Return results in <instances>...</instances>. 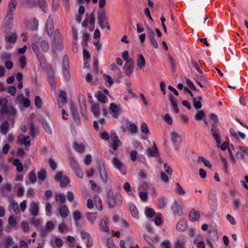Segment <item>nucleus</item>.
<instances>
[{
    "instance_id": "obj_1",
    "label": "nucleus",
    "mask_w": 248,
    "mask_h": 248,
    "mask_svg": "<svg viewBox=\"0 0 248 248\" xmlns=\"http://www.w3.org/2000/svg\"><path fill=\"white\" fill-rule=\"evenodd\" d=\"M107 200L108 206L110 208H113L117 206H121L123 203V198L119 193L115 195L111 189L107 191Z\"/></svg>"
},
{
    "instance_id": "obj_2",
    "label": "nucleus",
    "mask_w": 248,
    "mask_h": 248,
    "mask_svg": "<svg viewBox=\"0 0 248 248\" xmlns=\"http://www.w3.org/2000/svg\"><path fill=\"white\" fill-rule=\"evenodd\" d=\"M97 19L98 24L102 29H103L106 27L107 30H110V26L107 19L105 10L103 9L97 12Z\"/></svg>"
},
{
    "instance_id": "obj_3",
    "label": "nucleus",
    "mask_w": 248,
    "mask_h": 248,
    "mask_svg": "<svg viewBox=\"0 0 248 248\" xmlns=\"http://www.w3.org/2000/svg\"><path fill=\"white\" fill-rule=\"evenodd\" d=\"M16 113V111L13 107L9 108L8 106H5L1 108L0 109V113L3 115L7 114L8 120L12 121L13 123H14Z\"/></svg>"
},
{
    "instance_id": "obj_4",
    "label": "nucleus",
    "mask_w": 248,
    "mask_h": 248,
    "mask_svg": "<svg viewBox=\"0 0 248 248\" xmlns=\"http://www.w3.org/2000/svg\"><path fill=\"white\" fill-rule=\"evenodd\" d=\"M62 73L64 78L66 80L68 81L70 79L71 76L69 70V58L66 55H64L63 57Z\"/></svg>"
},
{
    "instance_id": "obj_5",
    "label": "nucleus",
    "mask_w": 248,
    "mask_h": 248,
    "mask_svg": "<svg viewBox=\"0 0 248 248\" xmlns=\"http://www.w3.org/2000/svg\"><path fill=\"white\" fill-rule=\"evenodd\" d=\"M54 180L56 182H60V186L62 187H66L70 183L69 178L65 175H63L62 172L60 171L58 172L54 177Z\"/></svg>"
},
{
    "instance_id": "obj_6",
    "label": "nucleus",
    "mask_w": 248,
    "mask_h": 248,
    "mask_svg": "<svg viewBox=\"0 0 248 248\" xmlns=\"http://www.w3.org/2000/svg\"><path fill=\"white\" fill-rule=\"evenodd\" d=\"M61 34L59 29L55 30L54 34V41L55 43V47L57 50H62L63 47V45L61 41Z\"/></svg>"
},
{
    "instance_id": "obj_7",
    "label": "nucleus",
    "mask_w": 248,
    "mask_h": 248,
    "mask_svg": "<svg viewBox=\"0 0 248 248\" xmlns=\"http://www.w3.org/2000/svg\"><path fill=\"white\" fill-rule=\"evenodd\" d=\"M112 163L123 175L126 174V167L125 165L122 163L117 157H115L112 160Z\"/></svg>"
},
{
    "instance_id": "obj_8",
    "label": "nucleus",
    "mask_w": 248,
    "mask_h": 248,
    "mask_svg": "<svg viewBox=\"0 0 248 248\" xmlns=\"http://www.w3.org/2000/svg\"><path fill=\"white\" fill-rule=\"evenodd\" d=\"M211 132L213 137L216 140L217 146L219 147V145L221 143L220 136L219 134V130L217 127V124H212Z\"/></svg>"
},
{
    "instance_id": "obj_9",
    "label": "nucleus",
    "mask_w": 248,
    "mask_h": 248,
    "mask_svg": "<svg viewBox=\"0 0 248 248\" xmlns=\"http://www.w3.org/2000/svg\"><path fill=\"white\" fill-rule=\"evenodd\" d=\"M46 29L48 36H52L54 32L53 19L51 16H49L47 18Z\"/></svg>"
},
{
    "instance_id": "obj_10",
    "label": "nucleus",
    "mask_w": 248,
    "mask_h": 248,
    "mask_svg": "<svg viewBox=\"0 0 248 248\" xmlns=\"http://www.w3.org/2000/svg\"><path fill=\"white\" fill-rule=\"evenodd\" d=\"M134 67V61L130 59L126 62L124 66V70L126 75L129 76L132 73Z\"/></svg>"
},
{
    "instance_id": "obj_11",
    "label": "nucleus",
    "mask_w": 248,
    "mask_h": 248,
    "mask_svg": "<svg viewBox=\"0 0 248 248\" xmlns=\"http://www.w3.org/2000/svg\"><path fill=\"white\" fill-rule=\"evenodd\" d=\"M17 143L21 145H24L26 147L30 145L31 140L30 137L24 135H19L17 137Z\"/></svg>"
},
{
    "instance_id": "obj_12",
    "label": "nucleus",
    "mask_w": 248,
    "mask_h": 248,
    "mask_svg": "<svg viewBox=\"0 0 248 248\" xmlns=\"http://www.w3.org/2000/svg\"><path fill=\"white\" fill-rule=\"evenodd\" d=\"M10 204L8 207L10 211H12L16 214H18L20 211L17 202L12 197H9Z\"/></svg>"
},
{
    "instance_id": "obj_13",
    "label": "nucleus",
    "mask_w": 248,
    "mask_h": 248,
    "mask_svg": "<svg viewBox=\"0 0 248 248\" xmlns=\"http://www.w3.org/2000/svg\"><path fill=\"white\" fill-rule=\"evenodd\" d=\"M79 103L81 108V113L83 116L86 114V102L85 96L83 94H80L78 97Z\"/></svg>"
},
{
    "instance_id": "obj_14",
    "label": "nucleus",
    "mask_w": 248,
    "mask_h": 248,
    "mask_svg": "<svg viewBox=\"0 0 248 248\" xmlns=\"http://www.w3.org/2000/svg\"><path fill=\"white\" fill-rule=\"evenodd\" d=\"M31 48L40 62L41 64L44 61V57L41 53L40 49L37 44L32 43L31 45Z\"/></svg>"
},
{
    "instance_id": "obj_15",
    "label": "nucleus",
    "mask_w": 248,
    "mask_h": 248,
    "mask_svg": "<svg viewBox=\"0 0 248 248\" xmlns=\"http://www.w3.org/2000/svg\"><path fill=\"white\" fill-rule=\"evenodd\" d=\"M201 216L198 211L195 209H192L188 215L189 220L192 222L198 221L200 218Z\"/></svg>"
},
{
    "instance_id": "obj_16",
    "label": "nucleus",
    "mask_w": 248,
    "mask_h": 248,
    "mask_svg": "<svg viewBox=\"0 0 248 248\" xmlns=\"http://www.w3.org/2000/svg\"><path fill=\"white\" fill-rule=\"evenodd\" d=\"M170 140L174 145L179 144L182 142L181 136L175 131L171 133Z\"/></svg>"
},
{
    "instance_id": "obj_17",
    "label": "nucleus",
    "mask_w": 248,
    "mask_h": 248,
    "mask_svg": "<svg viewBox=\"0 0 248 248\" xmlns=\"http://www.w3.org/2000/svg\"><path fill=\"white\" fill-rule=\"evenodd\" d=\"M112 143L111 147L114 151H116L118 147L121 144V142L116 134L114 133L111 135Z\"/></svg>"
},
{
    "instance_id": "obj_18",
    "label": "nucleus",
    "mask_w": 248,
    "mask_h": 248,
    "mask_svg": "<svg viewBox=\"0 0 248 248\" xmlns=\"http://www.w3.org/2000/svg\"><path fill=\"white\" fill-rule=\"evenodd\" d=\"M30 214L34 217L38 215L39 207L37 203L35 202H32L31 203L30 205Z\"/></svg>"
},
{
    "instance_id": "obj_19",
    "label": "nucleus",
    "mask_w": 248,
    "mask_h": 248,
    "mask_svg": "<svg viewBox=\"0 0 248 248\" xmlns=\"http://www.w3.org/2000/svg\"><path fill=\"white\" fill-rule=\"evenodd\" d=\"M146 152L147 155L148 156H152L153 157H157L159 156V153L155 143H154V144L152 148H149L147 149Z\"/></svg>"
},
{
    "instance_id": "obj_20",
    "label": "nucleus",
    "mask_w": 248,
    "mask_h": 248,
    "mask_svg": "<svg viewBox=\"0 0 248 248\" xmlns=\"http://www.w3.org/2000/svg\"><path fill=\"white\" fill-rule=\"evenodd\" d=\"M169 97L172 110L175 112V113H178L179 112V109L178 108L175 98L171 93L169 94Z\"/></svg>"
},
{
    "instance_id": "obj_21",
    "label": "nucleus",
    "mask_w": 248,
    "mask_h": 248,
    "mask_svg": "<svg viewBox=\"0 0 248 248\" xmlns=\"http://www.w3.org/2000/svg\"><path fill=\"white\" fill-rule=\"evenodd\" d=\"M91 111L95 117L99 118L100 114V105L98 103L93 104L91 107Z\"/></svg>"
},
{
    "instance_id": "obj_22",
    "label": "nucleus",
    "mask_w": 248,
    "mask_h": 248,
    "mask_svg": "<svg viewBox=\"0 0 248 248\" xmlns=\"http://www.w3.org/2000/svg\"><path fill=\"white\" fill-rule=\"evenodd\" d=\"M202 98L201 96H198L197 97H193L192 100L193 104V106L196 109H200L202 108V105L201 101Z\"/></svg>"
},
{
    "instance_id": "obj_23",
    "label": "nucleus",
    "mask_w": 248,
    "mask_h": 248,
    "mask_svg": "<svg viewBox=\"0 0 248 248\" xmlns=\"http://www.w3.org/2000/svg\"><path fill=\"white\" fill-rule=\"evenodd\" d=\"M187 223L186 220L182 219L177 224L176 229L179 232L184 231L187 228Z\"/></svg>"
},
{
    "instance_id": "obj_24",
    "label": "nucleus",
    "mask_w": 248,
    "mask_h": 248,
    "mask_svg": "<svg viewBox=\"0 0 248 248\" xmlns=\"http://www.w3.org/2000/svg\"><path fill=\"white\" fill-rule=\"evenodd\" d=\"M17 36L15 33H11L5 36V42L11 44H14L16 42Z\"/></svg>"
},
{
    "instance_id": "obj_25",
    "label": "nucleus",
    "mask_w": 248,
    "mask_h": 248,
    "mask_svg": "<svg viewBox=\"0 0 248 248\" xmlns=\"http://www.w3.org/2000/svg\"><path fill=\"white\" fill-rule=\"evenodd\" d=\"M58 210H59L60 216L62 217L65 218L68 216L69 211L66 205H63L60 206Z\"/></svg>"
},
{
    "instance_id": "obj_26",
    "label": "nucleus",
    "mask_w": 248,
    "mask_h": 248,
    "mask_svg": "<svg viewBox=\"0 0 248 248\" xmlns=\"http://www.w3.org/2000/svg\"><path fill=\"white\" fill-rule=\"evenodd\" d=\"M70 111L72 113V115L73 117V118L76 120H78L79 118V116L77 111V109L74 104L73 102H71L70 105Z\"/></svg>"
},
{
    "instance_id": "obj_27",
    "label": "nucleus",
    "mask_w": 248,
    "mask_h": 248,
    "mask_svg": "<svg viewBox=\"0 0 248 248\" xmlns=\"http://www.w3.org/2000/svg\"><path fill=\"white\" fill-rule=\"evenodd\" d=\"M172 210L173 211L174 216H181L183 214L182 208L179 205L175 204L172 206Z\"/></svg>"
},
{
    "instance_id": "obj_28",
    "label": "nucleus",
    "mask_w": 248,
    "mask_h": 248,
    "mask_svg": "<svg viewBox=\"0 0 248 248\" xmlns=\"http://www.w3.org/2000/svg\"><path fill=\"white\" fill-rule=\"evenodd\" d=\"M95 96L97 100L101 103L105 104L108 101V97L101 91L98 92Z\"/></svg>"
},
{
    "instance_id": "obj_29",
    "label": "nucleus",
    "mask_w": 248,
    "mask_h": 248,
    "mask_svg": "<svg viewBox=\"0 0 248 248\" xmlns=\"http://www.w3.org/2000/svg\"><path fill=\"white\" fill-rule=\"evenodd\" d=\"M129 208L132 217L135 218H138L139 217V212L136 206L133 203H130Z\"/></svg>"
},
{
    "instance_id": "obj_30",
    "label": "nucleus",
    "mask_w": 248,
    "mask_h": 248,
    "mask_svg": "<svg viewBox=\"0 0 248 248\" xmlns=\"http://www.w3.org/2000/svg\"><path fill=\"white\" fill-rule=\"evenodd\" d=\"M145 60L142 55H139L137 61V65L140 69H142L145 65Z\"/></svg>"
},
{
    "instance_id": "obj_31",
    "label": "nucleus",
    "mask_w": 248,
    "mask_h": 248,
    "mask_svg": "<svg viewBox=\"0 0 248 248\" xmlns=\"http://www.w3.org/2000/svg\"><path fill=\"white\" fill-rule=\"evenodd\" d=\"M9 129V124L7 121L2 122L0 125V130L2 134L6 135Z\"/></svg>"
},
{
    "instance_id": "obj_32",
    "label": "nucleus",
    "mask_w": 248,
    "mask_h": 248,
    "mask_svg": "<svg viewBox=\"0 0 248 248\" xmlns=\"http://www.w3.org/2000/svg\"><path fill=\"white\" fill-rule=\"evenodd\" d=\"M93 199L96 208L99 211H101L102 209V205L100 197L98 195H95Z\"/></svg>"
},
{
    "instance_id": "obj_33",
    "label": "nucleus",
    "mask_w": 248,
    "mask_h": 248,
    "mask_svg": "<svg viewBox=\"0 0 248 248\" xmlns=\"http://www.w3.org/2000/svg\"><path fill=\"white\" fill-rule=\"evenodd\" d=\"M69 161L71 167L73 170L79 167L78 164L72 155H70Z\"/></svg>"
},
{
    "instance_id": "obj_34",
    "label": "nucleus",
    "mask_w": 248,
    "mask_h": 248,
    "mask_svg": "<svg viewBox=\"0 0 248 248\" xmlns=\"http://www.w3.org/2000/svg\"><path fill=\"white\" fill-rule=\"evenodd\" d=\"M73 148L76 151L79 153H83L85 150V147L83 143L78 144L75 142L73 143Z\"/></svg>"
},
{
    "instance_id": "obj_35",
    "label": "nucleus",
    "mask_w": 248,
    "mask_h": 248,
    "mask_svg": "<svg viewBox=\"0 0 248 248\" xmlns=\"http://www.w3.org/2000/svg\"><path fill=\"white\" fill-rule=\"evenodd\" d=\"M46 177V171L45 169H41L38 172V178L39 181L43 182Z\"/></svg>"
},
{
    "instance_id": "obj_36",
    "label": "nucleus",
    "mask_w": 248,
    "mask_h": 248,
    "mask_svg": "<svg viewBox=\"0 0 248 248\" xmlns=\"http://www.w3.org/2000/svg\"><path fill=\"white\" fill-rule=\"evenodd\" d=\"M86 216L88 220L92 223L93 224L96 218H97V213H86Z\"/></svg>"
},
{
    "instance_id": "obj_37",
    "label": "nucleus",
    "mask_w": 248,
    "mask_h": 248,
    "mask_svg": "<svg viewBox=\"0 0 248 248\" xmlns=\"http://www.w3.org/2000/svg\"><path fill=\"white\" fill-rule=\"evenodd\" d=\"M110 110L114 113L113 117L117 118L120 110L119 108L114 103H111L109 107Z\"/></svg>"
},
{
    "instance_id": "obj_38",
    "label": "nucleus",
    "mask_w": 248,
    "mask_h": 248,
    "mask_svg": "<svg viewBox=\"0 0 248 248\" xmlns=\"http://www.w3.org/2000/svg\"><path fill=\"white\" fill-rule=\"evenodd\" d=\"M99 227L102 231H104L105 232H107L108 231L109 229L108 227V223L105 220L103 219H101L100 221Z\"/></svg>"
},
{
    "instance_id": "obj_39",
    "label": "nucleus",
    "mask_w": 248,
    "mask_h": 248,
    "mask_svg": "<svg viewBox=\"0 0 248 248\" xmlns=\"http://www.w3.org/2000/svg\"><path fill=\"white\" fill-rule=\"evenodd\" d=\"M5 244L4 246L5 248H10L11 247L13 244H14V242L12 237L10 236H8L5 238L4 239Z\"/></svg>"
},
{
    "instance_id": "obj_40",
    "label": "nucleus",
    "mask_w": 248,
    "mask_h": 248,
    "mask_svg": "<svg viewBox=\"0 0 248 248\" xmlns=\"http://www.w3.org/2000/svg\"><path fill=\"white\" fill-rule=\"evenodd\" d=\"M30 134L32 137H35L39 134L37 129L35 128L32 122L30 124Z\"/></svg>"
},
{
    "instance_id": "obj_41",
    "label": "nucleus",
    "mask_w": 248,
    "mask_h": 248,
    "mask_svg": "<svg viewBox=\"0 0 248 248\" xmlns=\"http://www.w3.org/2000/svg\"><path fill=\"white\" fill-rule=\"evenodd\" d=\"M37 5L41 8L44 13L46 12L47 6L46 2L45 0H38Z\"/></svg>"
},
{
    "instance_id": "obj_42",
    "label": "nucleus",
    "mask_w": 248,
    "mask_h": 248,
    "mask_svg": "<svg viewBox=\"0 0 248 248\" xmlns=\"http://www.w3.org/2000/svg\"><path fill=\"white\" fill-rule=\"evenodd\" d=\"M17 4L16 0H11L8 4V11H14L16 8Z\"/></svg>"
},
{
    "instance_id": "obj_43",
    "label": "nucleus",
    "mask_w": 248,
    "mask_h": 248,
    "mask_svg": "<svg viewBox=\"0 0 248 248\" xmlns=\"http://www.w3.org/2000/svg\"><path fill=\"white\" fill-rule=\"evenodd\" d=\"M124 188L129 195L132 196L134 195L133 191L132 190L131 186L128 182H126L124 184Z\"/></svg>"
},
{
    "instance_id": "obj_44",
    "label": "nucleus",
    "mask_w": 248,
    "mask_h": 248,
    "mask_svg": "<svg viewBox=\"0 0 248 248\" xmlns=\"http://www.w3.org/2000/svg\"><path fill=\"white\" fill-rule=\"evenodd\" d=\"M40 46L44 52H47L49 48L48 43L46 40L41 41L40 43Z\"/></svg>"
},
{
    "instance_id": "obj_45",
    "label": "nucleus",
    "mask_w": 248,
    "mask_h": 248,
    "mask_svg": "<svg viewBox=\"0 0 248 248\" xmlns=\"http://www.w3.org/2000/svg\"><path fill=\"white\" fill-rule=\"evenodd\" d=\"M99 171H100V176H101L102 181L104 183H106L108 180V175H107L106 170H105V169L102 170L100 168L99 170Z\"/></svg>"
},
{
    "instance_id": "obj_46",
    "label": "nucleus",
    "mask_w": 248,
    "mask_h": 248,
    "mask_svg": "<svg viewBox=\"0 0 248 248\" xmlns=\"http://www.w3.org/2000/svg\"><path fill=\"white\" fill-rule=\"evenodd\" d=\"M176 187L175 189V192L181 196H183L185 194L186 192L183 188V187L180 185L178 183L176 184Z\"/></svg>"
},
{
    "instance_id": "obj_47",
    "label": "nucleus",
    "mask_w": 248,
    "mask_h": 248,
    "mask_svg": "<svg viewBox=\"0 0 248 248\" xmlns=\"http://www.w3.org/2000/svg\"><path fill=\"white\" fill-rule=\"evenodd\" d=\"M43 104V102L39 96H36L34 99V105L37 108H41Z\"/></svg>"
},
{
    "instance_id": "obj_48",
    "label": "nucleus",
    "mask_w": 248,
    "mask_h": 248,
    "mask_svg": "<svg viewBox=\"0 0 248 248\" xmlns=\"http://www.w3.org/2000/svg\"><path fill=\"white\" fill-rule=\"evenodd\" d=\"M205 113L203 110L198 111L194 116V118L196 121H201L205 117Z\"/></svg>"
},
{
    "instance_id": "obj_49",
    "label": "nucleus",
    "mask_w": 248,
    "mask_h": 248,
    "mask_svg": "<svg viewBox=\"0 0 248 248\" xmlns=\"http://www.w3.org/2000/svg\"><path fill=\"white\" fill-rule=\"evenodd\" d=\"M198 160H201L203 163V164L208 168L211 169L212 168V165L209 161L205 158L204 157L200 156L198 157Z\"/></svg>"
},
{
    "instance_id": "obj_50",
    "label": "nucleus",
    "mask_w": 248,
    "mask_h": 248,
    "mask_svg": "<svg viewBox=\"0 0 248 248\" xmlns=\"http://www.w3.org/2000/svg\"><path fill=\"white\" fill-rule=\"evenodd\" d=\"M29 180L31 183L33 184L36 182V176L34 170H31L29 174Z\"/></svg>"
},
{
    "instance_id": "obj_51",
    "label": "nucleus",
    "mask_w": 248,
    "mask_h": 248,
    "mask_svg": "<svg viewBox=\"0 0 248 248\" xmlns=\"http://www.w3.org/2000/svg\"><path fill=\"white\" fill-rule=\"evenodd\" d=\"M46 215L50 217L52 215V206L50 202H47L45 206Z\"/></svg>"
},
{
    "instance_id": "obj_52",
    "label": "nucleus",
    "mask_w": 248,
    "mask_h": 248,
    "mask_svg": "<svg viewBox=\"0 0 248 248\" xmlns=\"http://www.w3.org/2000/svg\"><path fill=\"white\" fill-rule=\"evenodd\" d=\"M155 212L154 209L149 207H146L145 214L148 217L151 218L155 215Z\"/></svg>"
},
{
    "instance_id": "obj_53",
    "label": "nucleus",
    "mask_w": 248,
    "mask_h": 248,
    "mask_svg": "<svg viewBox=\"0 0 248 248\" xmlns=\"http://www.w3.org/2000/svg\"><path fill=\"white\" fill-rule=\"evenodd\" d=\"M42 126L44 129L45 130V131L47 132L48 134L50 135L52 133L51 128L47 123L46 122H43L42 123Z\"/></svg>"
},
{
    "instance_id": "obj_54",
    "label": "nucleus",
    "mask_w": 248,
    "mask_h": 248,
    "mask_svg": "<svg viewBox=\"0 0 248 248\" xmlns=\"http://www.w3.org/2000/svg\"><path fill=\"white\" fill-rule=\"evenodd\" d=\"M141 131L146 135H149L150 132L147 125L145 123H142L140 126Z\"/></svg>"
},
{
    "instance_id": "obj_55",
    "label": "nucleus",
    "mask_w": 248,
    "mask_h": 248,
    "mask_svg": "<svg viewBox=\"0 0 248 248\" xmlns=\"http://www.w3.org/2000/svg\"><path fill=\"white\" fill-rule=\"evenodd\" d=\"M128 126V131L131 133H136L137 132V127L134 123H129Z\"/></svg>"
},
{
    "instance_id": "obj_56",
    "label": "nucleus",
    "mask_w": 248,
    "mask_h": 248,
    "mask_svg": "<svg viewBox=\"0 0 248 248\" xmlns=\"http://www.w3.org/2000/svg\"><path fill=\"white\" fill-rule=\"evenodd\" d=\"M55 200L57 202H59L61 204L64 203L65 202V197L62 194H56Z\"/></svg>"
},
{
    "instance_id": "obj_57",
    "label": "nucleus",
    "mask_w": 248,
    "mask_h": 248,
    "mask_svg": "<svg viewBox=\"0 0 248 248\" xmlns=\"http://www.w3.org/2000/svg\"><path fill=\"white\" fill-rule=\"evenodd\" d=\"M166 205L165 199L163 197H160L158 199V206L162 209L165 207Z\"/></svg>"
},
{
    "instance_id": "obj_58",
    "label": "nucleus",
    "mask_w": 248,
    "mask_h": 248,
    "mask_svg": "<svg viewBox=\"0 0 248 248\" xmlns=\"http://www.w3.org/2000/svg\"><path fill=\"white\" fill-rule=\"evenodd\" d=\"M8 222L9 224L12 227H15L17 224V222L14 217L13 216L9 217Z\"/></svg>"
},
{
    "instance_id": "obj_59",
    "label": "nucleus",
    "mask_w": 248,
    "mask_h": 248,
    "mask_svg": "<svg viewBox=\"0 0 248 248\" xmlns=\"http://www.w3.org/2000/svg\"><path fill=\"white\" fill-rule=\"evenodd\" d=\"M59 96L62 98L61 103L62 104H64L67 102V95L65 92L62 91H61Z\"/></svg>"
},
{
    "instance_id": "obj_60",
    "label": "nucleus",
    "mask_w": 248,
    "mask_h": 248,
    "mask_svg": "<svg viewBox=\"0 0 248 248\" xmlns=\"http://www.w3.org/2000/svg\"><path fill=\"white\" fill-rule=\"evenodd\" d=\"M220 158L221 161L222 162V163L223 164L225 172L226 173H228V162H227L226 159L225 157H224L222 155H220Z\"/></svg>"
},
{
    "instance_id": "obj_61",
    "label": "nucleus",
    "mask_w": 248,
    "mask_h": 248,
    "mask_svg": "<svg viewBox=\"0 0 248 248\" xmlns=\"http://www.w3.org/2000/svg\"><path fill=\"white\" fill-rule=\"evenodd\" d=\"M233 205L235 210H239L241 204L240 199H235L233 201Z\"/></svg>"
},
{
    "instance_id": "obj_62",
    "label": "nucleus",
    "mask_w": 248,
    "mask_h": 248,
    "mask_svg": "<svg viewBox=\"0 0 248 248\" xmlns=\"http://www.w3.org/2000/svg\"><path fill=\"white\" fill-rule=\"evenodd\" d=\"M74 171L75 172L77 176H78L79 178H83L84 175L83 171L80 167L77 168V169L75 170Z\"/></svg>"
},
{
    "instance_id": "obj_63",
    "label": "nucleus",
    "mask_w": 248,
    "mask_h": 248,
    "mask_svg": "<svg viewBox=\"0 0 248 248\" xmlns=\"http://www.w3.org/2000/svg\"><path fill=\"white\" fill-rule=\"evenodd\" d=\"M21 228L25 232H28L30 230L29 225L26 221H23L21 223Z\"/></svg>"
},
{
    "instance_id": "obj_64",
    "label": "nucleus",
    "mask_w": 248,
    "mask_h": 248,
    "mask_svg": "<svg viewBox=\"0 0 248 248\" xmlns=\"http://www.w3.org/2000/svg\"><path fill=\"white\" fill-rule=\"evenodd\" d=\"M19 62L20 67L23 69L26 65V58L24 56H21L19 59Z\"/></svg>"
}]
</instances>
